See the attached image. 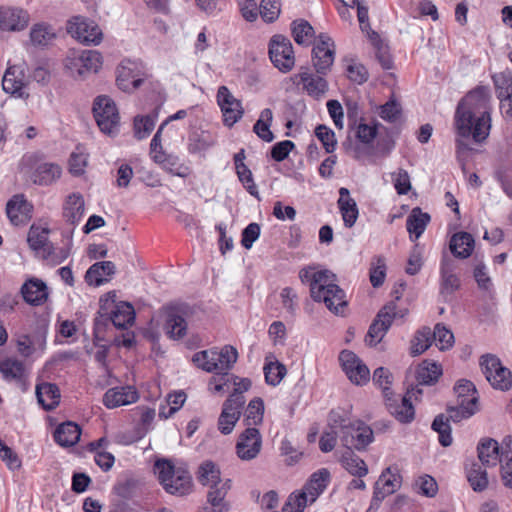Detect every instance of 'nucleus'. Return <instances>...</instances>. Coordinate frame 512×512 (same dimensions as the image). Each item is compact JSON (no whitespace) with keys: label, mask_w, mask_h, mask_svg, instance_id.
Listing matches in <instances>:
<instances>
[{"label":"nucleus","mask_w":512,"mask_h":512,"mask_svg":"<svg viewBox=\"0 0 512 512\" xmlns=\"http://www.w3.org/2000/svg\"><path fill=\"white\" fill-rule=\"evenodd\" d=\"M155 163L159 164L162 169L168 173L186 178L190 174V168L180 161V158L174 154H167L164 151H159L155 156H152Z\"/></svg>","instance_id":"a878e982"},{"label":"nucleus","mask_w":512,"mask_h":512,"mask_svg":"<svg viewBox=\"0 0 512 512\" xmlns=\"http://www.w3.org/2000/svg\"><path fill=\"white\" fill-rule=\"evenodd\" d=\"M259 12L264 22H275L281 13V0H261Z\"/></svg>","instance_id":"e2e57ef3"},{"label":"nucleus","mask_w":512,"mask_h":512,"mask_svg":"<svg viewBox=\"0 0 512 512\" xmlns=\"http://www.w3.org/2000/svg\"><path fill=\"white\" fill-rule=\"evenodd\" d=\"M432 332L429 327H423L415 333L411 344V354L416 356L425 352L432 343Z\"/></svg>","instance_id":"4d7b16f0"},{"label":"nucleus","mask_w":512,"mask_h":512,"mask_svg":"<svg viewBox=\"0 0 512 512\" xmlns=\"http://www.w3.org/2000/svg\"><path fill=\"white\" fill-rule=\"evenodd\" d=\"M392 378L391 372L385 367H378L373 373V382L382 389L385 399L394 394L390 390Z\"/></svg>","instance_id":"69168bd1"},{"label":"nucleus","mask_w":512,"mask_h":512,"mask_svg":"<svg viewBox=\"0 0 512 512\" xmlns=\"http://www.w3.org/2000/svg\"><path fill=\"white\" fill-rule=\"evenodd\" d=\"M456 270V261L447 254H443L440 263V294L445 301L460 288V279Z\"/></svg>","instance_id":"dca6fc26"},{"label":"nucleus","mask_w":512,"mask_h":512,"mask_svg":"<svg viewBox=\"0 0 512 512\" xmlns=\"http://www.w3.org/2000/svg\"><path fill=\"white\" fill-rule=\"evenodd\" d=\"M476 410L477 406L461 403L448 405L446 408L447 415H437L431 425L432 430L438 433L439 443L443 447H448L453 442L450 420L453 422H460L463 419H468L475 414Z\"/></svg>","instance_id":"20e7f679"},{"label":"nucleus","mask_w":512,"mask_h":512,"mask_svg":"<svg viewBox=\"0 0 512 512\" xmlns=\"http://www.w3.org/2000/svg\"><path fill=\"white\" fill-rule=\"evenodd\" d=\"M500 460L499 444L494 439L482 441V465L496 466Z\"/></svg>","instance_id":"bf43d9fd"},{"label":"nucleus","mask_w":512,"mask_h":512,"mask_svg":"<svg viewBox=\"0 0 512 512\" xmlns=\"http://www.w3.org/2000/svg\"><path fill=\"white\" fill-rule=\"evenodd\" d=\"M116 83L124 92H132L139 88L145 78L142 63L130 59H124L116 70Z\"/></svg>","instance_id":"1a4fd4ad"},{"label":"nucleus","mask_w":512,"mask_h":512,"mask_svg":"<svg viewBox=\"0 0 512 512\" xmlns=\"http://www.w3.org/2000/svg\"><path fill=\"white\" fill-rule=\"evenodd\" d=\"M94 118L100 130L108 135H114L119 128V113L115 102L106 95H100L94 100Z\"/></svg>","instance_id":"39448f33"},{"label":"nucleus","mask_w":512,"mask_h":512,"mask_svg":"<svg viewBox=\"0 0 512 512\" xmlns=\"http://www.w3.org/2000/svg\"><path fill=\"white\" fill-rule=\"evenodd\" d=\"M474 245L475 240L468 232L455 233L449 242L451 253L461 259L468 258L471 255Z\"/></svg>","instance_id":"72a5a7b5"},{"label":"nucleus","mask_w":512,"mask_h":512,"mask_svg":"<svg viewBox=\"0 0 512 512\" xmlns=\"http://www.w3.org/2000/svg\"><path fill=\"white\" fill-rule=\"evenodd\" d=\"M154 472L163 489L176 496H185L192 491V477L182 468H176L169 460H157Z\"/></svg>","instance_id":"7ed1b4c3"},{"label":"nucleus","mask_w":512,"mask_h":512,"mask_svg":"<svg viewBox=\"0 0 512 512\" xmlns=\"http://www.w3.org/2000/svg\"><path fill=\"white\" fill-rule=\"evenodd\" d=\"M73 65L81 77L88 73H97L102 66V56L96 50H86L74 59Z\"/></svg>","instance_id":"c85d7f7f"},{"label":"nucleus","mask_w":512,"mask_h":512,"mask_svg":"<svg viewBox=\"0 0 512 512\" xmlns=\"http://www.w3.org/2000/svg\"><path fill=\"white\" fill-rule=\"evenodd\" d=\"M21 294L29 305L40 306L46 302L49 292L45 282L33 278L22 285Z\"/></svg>","instance_id":"b1692460"},{"label":"nucleus","mask_w":512,"mask_h":512,"mask_svg":"<svg viewBox=\"0 0 512 512\" xmlns=\"http://www.w3.org/2000/svg\"><path fill=\"white\" fill-rule=\"evenodd\" d=\"M36 397L46 411H51L60 402V390L54 383H41L36 386Z\"/></svg>","instance_id":"f704fd0d"},{"label":"nucleus","mask_w":512,"mask_h":512,"mask_svg":"<svg viewBox=\"0 0 512 512\" xmlns=\"http://www.w3.org/2000/svg\"><path fill=\"white\" fill-rule=\"evenodd\" d=\"M432 339L436 342L440 350L449 349L454 343L453 333L442 324H436L432 332Z\"/></svg>","instance_id":"338daca9"},{"label":"nucleus","mask_w":512,"mask_h":512,"mask_svg":"<svg viewBox=\"0 0 512 512\" xmlns=\"http://www.w3.org/2000/svg\"><path fill=\"white\" fill-rule=\"evenodd\" d=\"M217 102L221 108L226 126L232 127L242 118L244 114L242 103L232 95L226 86L218 88Z\"/></svg>","instance_id":"2eb2a0df"},{"label":"nucleus","mask_w":512,"mask_h":512,"mask_svg":"<svg viewBox=\"0 0 512 512\" xmlns=\"http://www.w3.org/2000/svg\"><path fill=\"white\" fill-rule=\"evenodd\" d=\"M337 206L343 219L346 228H352L359 216V209L356 201L350 196V191L341 187L339 189V199Z\"/></svg>","instance_id":"5701e85b"},{"label":"nucleus","mask_w":512,"mask_h":512,"mask_svg":"<svg viewBox=\"0 0 512 512\" xmlns=\"http://www.w3.org/2000/svg\"><path fill=\"white\" fill-rule=\"evenodd\" d=\"M166 335L173 340L182 339L187 333V322L178 309H170L167 312L165 325Z\"/></svg>","instance_id":"2f4dec72"},{"label":"nucleus","mask_w":512,"mask_h":512,"mask_svg":"<svg viewBox=\"0 0 512 512\" xmlns=\"http://www.w3.org/2000/svg\"><path fill=\"white\" fill-rule=\"evenodd\" d=\"M401 486V476L397 473L392 472V468L388 467L382 472L379 479L376 481L374 491H380L383 494V498L393 494Z\"/></svg>","instance_id":"58836bf2"},{"label":"nucleus","mask_w":512,"mask_h":512,"mask_svg":"<svg viewBox=\"0 0 512 512\" xmlns=\"http://www.w3.org/2000/svg\"><path fill=\"white\" fill-rule=\"evenodd\" d=\"M330 482V472L326 468H322L314 472L303 490L295 495L297 510L295 512H303L308 502L313 503L318 496L324 492Z\"/></svg>","instance_id":"0eeeda50"},{"label":"nucleus","mask_w":512,"mask_h":512,"mask_svg":"<svg viewBox=\"0 0 512 512\" xmlns=\"http://www.w3.org/2000/svg\"><path fill=\"white\" fill-rule=\"evenodd\" d=\"M453 390L457 397V403L477 406V389L473 382L467 379H460L454 385Z\"/></svg>","instance_id":"a19ab883"},{"label":"nucleus","mask_w":512,"mask_h":512,"mask_svg":"<svg viewBox=\"0 0 512 512\" xmlns=\"http://www.w3.org/2000/svg\"><path fill=\"white\" fill-rule=\"evenodd\" d=\"M54 38L53 28L45 23L35 24L30 31V39L35 45H47Z\"/></svg>","instance_id":"13d9d810"},{"label":"nucleus","mask_w":512,"mask_h":512,"mask_svg":"<svg viewBox=\"0 0 512 512\" xmlns=\"http://www.w3.org/2000/svg\"><path fill=\"white\" fill-rule=\"evenodd\" d=\"M138 400L136 390L131 386L114 387L108 389L103 396V404L108 409L128 405Z\"/></svg>","instance_id":"4be33fe9"},{"label":"nucleus","mask_w":512,"mask_h":512,"mask_svg":"<svg viewBox=\"0 0 512 512\" xmlns=\"http://www.w3.org/2000/svg\"><path fill=\"white\" fill-rule=\"evenodd\" d=\"M67 32L86 45H97L102 39V32L98 25L83 16L72 17L67 23Z\"/></svg>","instance_id":"f8f14e48"},{"label":"nucleus","mask_w":512,"mask_h":512,"mask_svg":"<svg viewBox=\"0 0 512 512\" xmlns=\"http://www.w3.org/2000/svg\"><path fill=\"white\" fill-rule=\"evenodd\" d=\"M386 277V262L383 256H375L370 268V282L374 288L380 287Z\"/></svg>","instance_id":"0e129e2a"},{"label":"nucleus","mask_w":512,"mask_h":512,"mask_svg":"<svg viewBox=\"0 0 512 512\" xmlns=\"http://www.w3.org/2000/svg\"><path fill=\"white\" fill-rule=\"evenodd\" d=\"M335 45L327 34L321 33L312 49V64L316 73L327 75L334 63Z\"/></svg>","instance_id":"9d476101"},{"label":"nucleus","mask_w":512,"mask_h":512,"mask_svg":"<svg viewBox=\"0 0 512 512\" xmlns=\"http://www.w3.org/2000/svg\"><path fill=\"white\" fill-rule=\"evenodd\" d=\"M48 229L31 226L27 241L33 250H43L45 253L51 254L52 243L48 241Z\"/></svg>","instance_id":"a18cd8bd"},{"label":"nucleus","mask_w":512,"mask_h":512,"mask_svg":"<svg viewBox=\"0 0 512 512\" xmlns=\"http://www.w3.org/2000/svg\"><path fill=\"white\" fill-rule=\"evenodd\" d=\"M110 319L116 328L126 329L131 326L135 320L134 307L128 302H119L114 305Z\"/></svg>","instance_id":"e433bc0d"},{"label":"nucleus","mask_w":512,"mask_h":512,"mask_svg":"<svg viewBox=\"0 0 512 512\" xmlns=\"http://www.w3.org/2000/svg\"><path fill=\"white\" fill-rule=\"evenodd\" d=\"M269 58L273 65L281 72L291 71L295 65L294 50L291 41L277 34L271 37L269 41Z\"/></svg>","instance_id":"423d86ee"},{"label":"nucleus","mask_w":512,"mask_h":512,"mask_svg":"<svg viewBox=\"0 0 512 512\" xmlns=\"http://www.w3.org/2000/svg\"><path fill=\"white\" fill-rule=\"evenodd\" d=\"M262 447V437L255 427H247L236 444V453L241 460L249 461L258 456Z\"/></svg>","instance_id":"f3484780"},{"label":"nucleus","mask_w":512,"mask_h":512,"mask_svg":"<svg viewBox=\"0 0 512 512\" xmlns=\"http://www.w3.org/2000/svg\"><path fill=\"white\" fill-rule=\"evenodd\" d=\"M115 270V264L111 261L96 262L86 271L85 281L90 286L98 287L108 281L106 277L113 275Z\"/></svg>","instance_id":"c756f323"},{"label":"nucleus","mask_w":512,"mask_h":512,"mask_svg":"<svg viewBox=\"0 0 512 512\" xmlns=\"http://www.w3.org/2000/svg\"><path fill=\"white\" fill-rule=\"evenodd\" d=\"M25 76L19 66H10L7 68L3 79L2 87L6 93L22 97L24 92Z\"/></svg>","instance_id":"7c9ffc66"},{"label":"nucleus","mask_w":512,"mask_h":512,"mask_svg":"<svg viewBox=\"0 0 512 512\" xmlns=\"http://www.w3.org/2000/svg\"><path fill=\"white\" fill-rule=\"evenodd\" d=\"M264 414V402L261 398L256 397L252 399L245 411L244 423L247 427L261 424L263 421Z\"/></svg>","instance_id":"603ef678"},{"label":"nucleus","mask_w":512,"mask_h":512,"mask_svg":"<svg viewBox=\"0 0 512 512\" xmlns=\"http://www.w3.org/2000/svg\"><path fill=\"white\" fill-rule=\"evenodd\" d=\"M244 378H239L228 371H218L215 373L209 381V389L214 392L224 391L225 388L229 389L230 386L234 388H240V382Z\"/></svg>","instance_id":"c03bdc74"},{"label":"nucleus","mask_w":512,"mask_h":512,"mask_svg":"<svg viewBox=\"0 0 512 512\" xmlns=\"http://www.w3.org/2000/svg\"><path fill=\"white\" fill-rule=\"evenodd\" d=\"M185 401L186 394L183 391L170 393L167 397V405L161 406L159 409V417L168 419L183 406Z\"/></svg>","instance_id":"6e6d98bb"},{"label":"nucleus","mask_w":512,"mask_h":512,"mask_svg":"<svg viewBox=\"0 0 512 512\" xmlns=\"http://www.w3.org/2000/svg\"><path fill=\"white\" fill-rule=\"evenodd\" d=\"M193 362L197 367L207 372L217 373L220 371L219 359L216 350H204L193 355Z\"/></svg>","instance_id":"de8ad7c7"},{"label":"nucleus","mask_w":512,"mask_h":512,"mask_svg":"<svg viewBox=\"0 0 512 512\" xmlns=\"http://www.w3.org/2000/svg\"><path fill=\"white\" fill-rule=\"evenodd\" d=\"M292 36L294 41L299 45H309L314 36V28L311 24L304 20H295L291 24Z\"/></svg>","instance_id":"09e8293b"},{"label":"nucleus","mask_w":512,"mask_h":512,"mask_svg":"<svg viewBox=\"0 0 512 512\" xmlns=\"http://www.w3.org/2000/svg\"><path fill=\"white\" fill-rule=\"evenodd\" d=\"M272 121V110L270 108H265L260 112L259 119L253 126V132L265 142H272L274 140V134L270 130Z\"/></svg>","instance_id":"79ce46f5"},{"label":"nucleus","mask_w":512,"mask_h":512,"mask_svg":"<svg viewBox=\"0 0 512 512\" xmlns=\"http://www.w3.org/2000/svg\"><path fill=\"white\" fill-rule=\"evenodd\" d=\"M29 23V14L21 8H0V29L7 31L24 30Z\"/></svg>","instance_id":"412c9836"},{"label":"nucleus","mask_w":512,"mask_h":512,"mask_svg":"<svg viewBox=\"0 0 512 512\" xmlns=\"http://www.w3.org/2000/svg\"><path fill=\"white\" fill-rule=\"evenodd\" d=\"M209 487L207 501L211 505L210 512H230V505L226 501V496L231 489V480H219Z\"/></svg>","instance_id":"6ab92c4d"},{"label":"nucleus","mask_w":512,"mask_h":512,"mask_svg":"<svg viewBox=\"0 0 512 512\" xmlns=\"http://www.w3.org/2000/svg\"><path fill=\"white\" fill-rule=\"evenodd\" d=\"M61 167L56 163L41 162L36 165L31 174L33 183L41 186H48L60 178Z\"/></svg>","instance_id":"cd10ccee"},{"label":"nucleus","mask_w":512,"mask_h":512,"mask_svg":"<svg viewBox=\"0 0 512 512\" xmlns=\"http://www.w3.org/2000/svg\"><path fill=\"white\" fill-rule=\"evenodd\" d=\"M85 213L84 198L79 193H73L68 196L64 207V217L72 224L77 225Z\"/></svg>","instance_id":"4c0bfd02"},{"label":"nucleus","mask_w":512,"mask_h":512,"mask_svg":"<svg viewBox=\"0 0 512 512\" xmlns=\"http://www.w3.org/2000/svg\"><path fill=\"white\" fill-rule=\"evenodd\" d=\"M315 135L327 153H332L336 149L337 141L333 130L321 124L316 127Z\"/></svg>","instance_id":"774afa93"},{"label":"nucleus","mask_w":512,"mask_h":512,"mask_svg":"<svg viewBox=\"0 0 512 512\" xmlns=\"http://www.w3.org/2000/svg\"><path fill=\"white\" fill-rule=\"evenodd\" d=\"M441 374V367L436 363H430L418 369L416 378L419 385H432Z\"/></svg>","instance_id":"680f3d73"},{"label":"nucleus","mask_w":512,"mask_h":512,"mask_svg":"<svg viewBox=\"0 0 512 512\" xmlns=\"http://www.w3.org/2000/svg\"><path fill=\"white\" fill-rule=\"evenodd\" d=\"M0 372L5 380H21L24 375V365L16 359H5L0 362Z\"/></svg>","instance_id":"864d4df0"},{"label":"nucleus","mask_w":512,"mask_h":512,"mask_svg":"<svg viewBox=\"0 0 512 512\" xmlns=\"http://www.w3.org/2000/svg\"><path fill=\"white\" fill-rule=\"evenodd\" d=\"M396 309V304L394 302H390L378 312L375 319L371 323L365 338V341L368 345L376 346L381 342L391 327L393 320L397 316Z\"/></svg>","instance_id":"ddd939ff"},{"label":"nucleus","mask_w":512,"mask_h":512,"mask_svg":"<svg viewBox=\"0 0 512 512\" xmlns=\"http://www.w3.org/2000/svg\"><path fill=\"white\" fill-rule=\"evenodd\" d=\"M265 381L270 386H277L287 374L286 366L275 360L266 362L263 368Z\"/></svg>","instance_id":"3c124183"},{"label":"nucleus","mask_w":512,"mask_h":512,"mask_svg":"<svg viewBox=\"0 0 512 512\" xmlns=\"http://www.w3.org/2000/svg\"><path fill=\"white\" fill-rule=\"evenodd\" d=\"M494 82L501 111L506 117L512 119V76L499 75L494 77Z\"/></svg>","instance_id":"bb28decb"},{"label":"nucleus","mask_w":512,"mask_h":512,"mask_svg":"<svg viewBox=\"0 0 512 512\" xmlns=\"http://www.w3.org/2000/svg\"><path fill=\"white\" fill-rule=\"evenodd\" d=\"M325 75L313 74L308 67H301L300 72L292 77L297 84H302L306 93L315 98H322L328 91L329 85Z\"/></svg>","instance_id":"a211bd4d"},{"label":"nucleus","mask_w":512,"mask_h":512,"mask_svg":"<svg viewBox=\"0 0 512 512\" xmlns=\"http://www.w3.org/2000/svg\"><path fill=\"white\" fill-rule=\"evenodd\" d=\"M81 436V428L74 422H64L60 424L54 432V440L62 447L74 446Z\"/></svg>","instance_id":"473e14b6"},{"label":"nucleus","mask_w":512,"mask_h":512,"mask_svg":"<svg viewBox=\"0 0 512 512\" xmlns=\"http://www.w3.org/2000/svg\"><path fill=\"white\" fill-rule=\"evenodd\" d=\"M335 275L329 270L314 271L313 268H302L299 278L302 283H309L310 294L314 301L323 302L336 315L342 314L347 305L345 292L333 283Z\"/></svg>","instance_id":"f03ea898"},{"label":"nucleus","mask_w":512,"mask_h":512,"mask_svg":"<svg viewBox=\"0 0 512 512\" xmlns=\"http://www.w3.org/2000/svg\"><path fill=\"white\" fill-rule=\"evenodd\" d=\"M196 478L201 485L210 486L221 480V473L214 462L206 460L199 465Z\"/></svg>","instance_id":"49530a36"},{"label":"nucleus","mask_w":512,"mask_h":512,"mask_svg":"<svg viewBox=\"0 0 512 512\" xmlns=\"http://www.w3.org/2000/svg\"><path fill=\"white\" fill-rule=\"evenodd\" d=\"M339 361L343 371L352 383L364 385L369 381V368L354 352L350 350L341 351Z\"/></svg>","instance_id":"4468645a"},{"label":"nucleus","mask_w":512,"mask_h":512,"mask_svg":"<svg viewBox=\"0 0 512 512\" xmlns=\"http://www.w3.org/2000/svg\"><path fill=\"white\" fill-rule=\"evenodd\" d=\"M240 388H234L233 392L229 395V397L224 401L221 412H227L230 415L234 414L235 417L239 420L244 405L246 403L244 392L248 391L251 387V381L248 378L241 380L239 383Z\"/></svg>","instance_id":"393cba45"},{"label":"nucleus","mask_w":512,"mask_h":512,"mask_svg":"<svg viewBox=\"0 0 512 512\" xmlns=\"http://www.w3.org/2000/svg\"><path fill=\"white\" fill-rule=\"evenodd\" d=\"M480 109V86L468 92L458 103L454 126L459 139H457V158L462 172L467 175L470 170V161L476 155V150L469 147L466 140L472 136L474 142L480 143V117H476Z\"/></svg>","instance_id":"f257e3e1"},{"label":"nucleus","mask_w":512,"mask_h":512,"mask_svg":"<svg viewBox=\"0 0 512 512\" xmlns=\"http://www.w3.org/2000/svg\"><path fill=\"white\" fill-rule=\"evenodd\" d=\"M157 116L158 113L155 111L153 114L137 115L134 118V135L137 139L142 140L150 135L155 127Z\"/></svg>","instance_id":"8fccbe9b"},{"label":"nucleus","mask_w":512,"mask_h":512,"mask_svg":"<svg viewBox=\"0 0 512 512\" xmlns=\"http://www.w3.org/2000/svg\"><path fill=\"white\" fill-rule=\"evenodd\" d=\"M430 220L431 217L428 213L415 207L407 217L406 228L411 235H415V238L418 239L424 233Z\"/></svg>","instance_id":"ea45409f"},{"label":"nucleus","mask_w":512,"mask_h":512,"mask_svg":"<svg viewBox=\"0 0 512 512\" xmlns=\"http://www.w3.org/2000/svg\"><path fill=\"white\" fill-rule=\"evenodd\" d=\"M372 44L375 48V56L383 69L389 70L393 67V60L389 53L388 46L380 39L376 32L371 36Z\"/></svg>","instance_id":"5fc2aeb1"},{"label":"nucleus","mask_w":512,"mask_h":512,"mask_svg":"<svg viewBox=\"0 0 512 512\" xmlns=\"http://www.w3.org/2000/svg\"><path fill=\"white\" fill-rule=\"evenodd\" d=\"M342 466L353 476L364 477L368 468L363 459L357 456L352 450H346L341 457Z\"/></svg>","instance_id":"37998d69"},{"label":"nucleus","mask_w":512,"mask_h":512,"mask_svg":"<svg viewBox=\"0 0 512 512\" xmlns=\"http://www.w3.org/2000/svg\"><path fill=\"white\" fill-rule=\"evenodd\" d=\"M29 212L30 205L23 195L13 196L6 205L7 216L15 225L24 223L28 218Z\"/></svg>","instance_id":"c9c22d12"},{"label":"nucleus","mask_w":512,"mask_h":512,"mask_svg":"<svg viewBox=\"0 0 512 512\" xmlns=\"http://www.w3.org/2000/svg\"><path fill=\"white\" fill-rule=\"evenodd\" d=\"M374 440L372 429L363 421L349 422L341 433V441L347 450H365Z\"/></svg>","instance_id":"9b49d317"},{"label":"nucleus","mask_w":512,"mask_h":512,"mask_svg":"<svg viewBox=\"0 0 512 512\" xmlns=\"http://www.w3.org/2000/svg\"><path fill=\"white\" fill-rule=\"evenodd\" d=\"M213 137L204 131L193 133L189 136L188 150L190 153H199L205 151L214 145Z\"/></svg>","instance_id":"052dcab7"},{"label":"nucleus","mask_w":512,"mask_h":512,"mask_svg":"<svg viewBox=\"0 0 512 512\" xmlns=\"http://www.w3.org/2000/svg\"><path fill=\"white\" fill-rule=\"evenodd\" d=\"M385 404L390 414L399 422L410 423L413 421L415 410L408 397L393 394L385 399Z\"/></svg>","instance_id":"aec40b11"},{"label":"nucleus","mask_w":512,"mask_h":512,"mask_svg":"<svg viewBox=\"0 0 512 512\" xmlns=\"http://www.w3.org/2000/svg\"><path fill=\"white\" fill-rule=\"evenodd\" d=\"M482 365L485 366V377L490 385L500 391H508L512 387V373L504 367L499 358L494 355H482Z\"/></svg>","instance_id":"6e6552de"}]
</instances>
